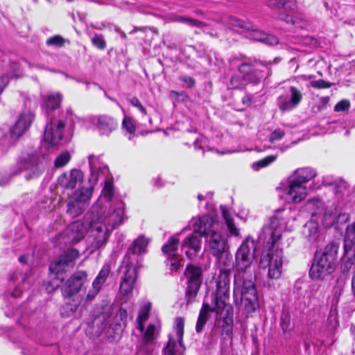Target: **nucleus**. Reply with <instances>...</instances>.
<instances>
[{
	"mask_svg": "<svg viewBox=\"0 0 355 355\" xmlns=\"http://www.w3.org/2000/svg\"><path fill=\"white\" fill-rule=\"evenodd\" d=\"M195 234L200 236H207L216 230L222 229V224L216 216L209 214L193 218L191 221Z\"/></svg>",
	"mask_w": 355,
	"mask_h": 355,
	"instance_id": "19",
	"label": "nucleus"
},
{
	"mask_svg": "<svg viewBox=\"0 0 355 355\" xmlns=\"http://www.w3.org/2000/svg\"><path fill=\"white\" fill-rule=\"evenodd\" d=\"M4 313L7 317H12L15 315L17 317V323L25 327L24 321L28 315V311L26 310V304H23L14 313L8 306L4 309Z\"/></svg>",
	"mask_w": 355,
	"mask_h": 355,
	"instance_id": "33",
	"label": "nucleus"
},
{
	"mask_svg": "<svg viewBox=\"0 0 355 355\" xmlns=\"http://www.w3.org/2000/svg\"><path fill=\"white\" fill-rule=\"evenodd\" d=\"M80 253L78 250L74 248L68 249L60 255V258L64 262L69 266L73 263V261L79 257Z\"/></svg>",
	"mask_w": 355,
	"mask_h": 355,
	"instance_id": "41",
	"label": "nucleus"
},
{
	"mask_svg": "<svg viewBox=\"0 0 355 355\" xmlns=\"http://www.w3.org/2000/svg\"><path fill=\"white\" fill-rule=\"evenodd\" d=\"M303 233L310 242L316 241L320 236L318 223L313 219L308 221L304 226Z\"/></svg>",
	"mask_w": 355,
	"mask_h": 355,
	"instance_id": "30",
	"label": "nucleus"
},
{
	"mask_svg": "<svg viewBox=\"0 0 355 355\" xmlns=\"http://www.w3.org/2000/svg\"><path fill=\"white\" fill-rule=\"evenodd\" d=\"M67 42V40L63 38L59 35H54L48 38L46 41V44L48 46H53L56 47H62L64 45V43Z\"/></svg>",
	"mask_w": 355,
	"mask_h": 355,
	"instance_id": "50",
	"label": "nucleus"
},
{
	"mask_svg": "<svg viewBox=\"0 0 355 355\" xmlns=\"http://www.w3.org/2000/svg\"><path fill=\"white\" fill-rule=\"evenodd\" d=\"M67 267H68V266L60 257L58 260L51 263L49 265V270L51 273L59 275L60 273H62L65 271Z\"/></svg>",
	"mask_w": 355,
	"mask_h": 355,
	"instance_id": "42",
	"label": "nucleus"
},
{
	"mask_svg": "<svg viewBox=\"0 0 355 355\" xmlns=\"http://www.w3.org/2000/svg\"><path fill=\"white\" fill-rule=\"evenodd\" d=\"M85 222L82 220H76L69 224L67 228L58 234L54 239L53 243L55 245L76 244L82 241L86 234L89 228L92 230V225L89 220L85 219ZM92 230L90 231V233Z\"/></svg>",
	"mask_w": 355,
	"mask_h": 355,
	"instance_id": "11",
	"label": "nucleus"
},
{
	"mask_svg": "<svg viewBox=\"0 0 355 355\" xmlns=\"http://www.w3.org/2000/svg\"><path fill=\"white\" fill-rule=\"evenodd\" d=\"M51 204V201L50 199L46 198L44 202H41V204H38V207L40 209H50V206Z\"/></svg>",
	"mask_w": 355,
	"mask_h": 355,
	"instance_id": "64",
	"label": "nucleus"
},
{
	"mask_svg": "<svg viewBox=\"0 0 355 355\" xmlns=\"http://www.w3.org/2000/svg\"><path fill=\"white\" fill-rule=\"evenodd\" d=\"M207 237V246L210 253L216 258L218 266H227L231 262L227 236L221 229L216 230Z\"/></svg>",
	"mask_w": 355,
	"mask_h": 355,
	"instance_id": "10",
	"label": "nucleus"
},
{
	"mask_svg": "<svg viewBox=\"0 0 355 355\" xmlns=\"http://www.w3.org/2000/svg\"><path fill=\"white\" fill-rule=\"evenodd\" d=\"M90 176L89 178V186L80 187L75 189L68 197L78 202L89 206L93 195L94 188L98 181H102L105 185V181H112L110 179L108 166L104 163L100 156L91 155L88 157Z\"/></svg>",
	"mask_w": 355,
	"mask_h": 355,
	"instance_id": "7",
	"label": "nucleus"
},
{
	"mask_svg": "<svg viewBox=\"0 0 355 355\" xmlns=\"http://www.w3.org/2000/svg\"><path fill=\"white\" fill-rule=\"evenodd\" d=\"M84 174L77 168L64 172L58 178L59 185L64 189L73 190L83 182Z\"/></svg>",
	"mask_w": 355,
	"mask_h": 355,
	"instance_id": "24",
	"label": "nucleus"
},
{
	"mask_svg": "<svg viewBox=\"0 0 355 355\" xmlns=\"http://www.w3.org/2000/svg\"><path fill=\"white\" fill-rule=\"evenodd\" d=\"M19 171L26 172L25 178L30 180L38 177L44 171V166L40 162L38 157L34 155H28L26 157H21L17 164Z\"/></svg>",
	"mask_w": 355,
	"mask_h": 355,
	"instance_id": "22",
	"label": "nucleus"
},
{
	"mask_svg": "<svg viewBox=\"0 0 355 355\" xmlns=\"http://www.w3.org/2000/svg\"><path fill=\"white\" fill-rule=\"evenodd\" d=\"M97 128L101 135H109L116 128V122L112 117L102 115L98 118Z\"/></svg>",
	"mask_w": 355,
	"mask_h": 355,
	"instance_id": "28",
	"label": "nucleus"
},
{
	"mask_svg": "<svg viewBox=\"0 0 355 355\" xmlns=\"http://www.w3.org/2000/svg\"><path fill=\"white\" fill-rule=\"evenodd\" d=\"M334 184L332 187L336 194L344 196L349 193L348 186L346 182L341 179H337V180L334 181Z\"/></svg>",
	"mask_w": 355,
	"mask_h": 355,
	"instance_id": "48",
	"label": "nucleus"
},
{
	"mask_svg": "<svg viewBox=\"0 0 355 355\" xmlns=\"http://www.w3.org/2000/svg\"><path fill=\"white\" fill-rule=\"evenodd\" d=\"M285 135V132L282 129H276L274 131L272 132L270 134V136L269 137V141L271 143L275 142L277 141L281 140L284 136Z\"/></svg>",
	"mask_w": 355,
	"mask_h": 355,
	"instance_id": "57",
	"label": "nucleus"
},
{
	"mask_svg": "<svg viewBox=\"0 0 355 355\" xmlns=\"http://www.w3.org/2000/svg\"><path fill=\"white\" fill-rule=\"evenodd\" d=\"M277 155H268L263 159H261L257 162H254L252 164V168L254 171H258L261 168H264L270 165L271 163L275 162L277 159Z\"/></svg>",
	"mask_w": 355,
	"mask_h": 355,
	"instance_id": "46",
	"label": "nucleus"
},
{
	"mask_svg": "<svg viewBox=\"0 0 355 355\" xmlns=\"http://www.w3.org/2000/svg\"><path fill=\"white\" fill-rule=\"evenodd\" d=\"M231 65L238 68L239 73L250 83L257 84L266 76L265 69L267 67L261 62L251 60H239L233 58L230 60Z\"/></svg>",
	"mask_w": 355,
	"mask_h": 355,
	"instance_id": "12",
	"label": "nucleus"
},
{
	"mask_svg": "<svg viewBox=\"0 0 355 355\" xmlns=\"http://www.w3.org/2000/svg\"><path fill=\"white\" fill-rule=\"evenodd\" d=\"M166 266L170 272L178 271V234H173L162 248Z\"/></svg>",
	"mask_w": 355,
	"mask_h": 355,
	"instance_id": "23",
	"label": "nucleus"
},
{
	"mask_svg": "<svg viewBox=\"0 0 355 355\" xmlns=\"http://www.w3.org/2000/svg\"><path fill=\"white\" fill-rule=\"evenodd\" d=\"M254 242L250 237H247L235 254L236 272L234 275V297L236 304L239 298L246 316L259 309L254 284L256 277L254 272L248 270L254 259Z\"/></svg>",
	"mask_w": 355,
	"mask_h": 355,
	"instance_id": "2",
	"label": "nucleus"
},
{
	"mask_svg": "<svg viewBox=\"0 0 355 355\" xmlns=\"http://www.w3.org/2000/svg\"><path fill=\"white\" fill-rule=\"evenodd\" d=\"M179 22L188 23L189 25L192 26H200L202 24V23L199 21L191 19H187L183 17H179Z\"/></svg>",
	"mask_w": 355,
	"mask_h": 355,
	"instance_id": "60",
	"label": "nucleus"
},
{
	"mask_svg": "<svg viewBox=\"0 0 355 355\" xmlns=\"http://www.w3.org/2000/svg\"><path fill=\"white\" fill-rule=\"evenodd\" d=\"M119 270L123 274L120 284V292L123 295H128L132 292L137 277L136 266L129 254L124 256Z\"/></svg>",
	"mask_w": 355,
	"mask_h": 355,
	"instance_id": "16",
	"label": "nucleus"
},
{
	"mask_svg": "<svg viewBox=\"0 0 355 355\" xmlns=\"http://www.w3.org/2000/svg\"><path fill=\"white\" fill-rule=\"evenodd\" d=\"M286 223L283 215L278 211L271 218L270 223L262 229L266 250L262 253L259 265L261 268H268V277L270 279H279L282 273L284 256L280 245Z\"/></svg>",
	"mask_w": 355,
	"mask_h": 355,
	"instance_id": "3",
	"label": "nucleus"
},
{
	"mask_svg": "<svg viewBox=\"0 0 355 355\" xmlns=\"http://www.w3.org/2000/svg\"><path fill=\"white\" fill-rule=\"evenodd\" d=\"M306 207L312 216H316L323 211L324 203L318 198H313L307 202Z\"/></svg>",
	"mask_w": 355,
	"mask_h": 355,
	"instance_id": "36",
	"label": "nucleus"
},
{
	"mask_svg": "<svg viewBox=\"0 0 355 355\" xmlns=\"http://www.w3.org/2000/svg\"><path fill=\"white\" fill-rule=\"evenodd\" d=\"M92 232L87 250L92 253L105 245L111 232L126 219L125 204L114 195L112 181H105L101 194L85 214Z\"/></svg>",
	"mask_w": 355,
	"mask_h": 355,
	"instance_id": "1",
	"label": "nucleus"
},
{
	"mask_svg": "<svg viewBox=\"0 0 355 355\" xmlns=\"http://www.w3.org/2000/svg\"><path fill=\"white\" fill-rule=\"evenodd\" d=\"M201 246V241L199 236L193 234L187 236L182 244V248H188L189 250H193L194 252H197L200 250Z\"/></svg>",
	"mask_w": 355,
	"mask_h": 355,
	"instance_id": "38",
	"label": "nucleus"
},
{
	"mask_svg": "<svg viewBox=\"0 0 355 355\" xmlns=\"http://www.w3.org/2000/svg\"><path fill=\"white\" fill-rule=\"evenodd\" d=\"M19 173V171H13V172H11L8 176H6V175L1 176V178L0 179V185L1 186L7 185L8 184L10 178L12 176L17 175Z\"/></svg>",
	"mask_w": 355,
	"mask_h": 355,
	"instance_id": "59",
	"label": "nucleus"
},
{
	"mask_svg": "<svg viewBox=\"0 0 355 355\" xmlns=\"http://www.w3.org/2000/svg\"><path fill=\"white\" fill-rule=\"evenodd\" d=\"M122 128L130 135L128 139H131L135 132V125L133 119L130 116H125L122 122Z\"/></svg>",
	"mask_w": 355,
	"mask_h": 355,
	"instance_id": "44",
	"label": "nucleus"
},
{
	"mask_svg": "<svg viewBox=\"0 0 355 355\" xmlns=\"http://www.w3.org/2000/svg\"><path fill=\"white\" fill-rule=\"evenodd\" d=\"M92 44L99 49H104L106 46L105 41L101 35L96 34L92 38Z\"/></svg>",
	"mask_w": 355,
	"mask_h": 355,
	"instance_id": "55",
	"label": "nucleus"
},
{
	"mask_svg": "<svg viewBox=\"0 0 355 355\" xmlns=\"http://www.w3.org/2000/svg\"><path fill=\"white\" fill-rule=\"evenodd\" d=\"M182 81L187 85V87H192L195 85V80L193 78L189 76H186L182 78Z\"/></svg>",
	"mask_w": 355,
	"mask_h": 355,
	"instance_id": "63",
	"label": "nucleus"
},
{
	"mask_svg": "<svg viewBox=\"0 0 355 355\" xmlns=\"http://www.w3.org/2000/svg\"><path fill=\"white\" fill-rule=\"evenodd\" d=\"M212 309L213 307L211 309L208 304L204 303L202 304L196 325V330L198 333H200L202 331L207 321L209 312H215Z\"/></svg>",
	"mask_w": 355,
	"mask_h": 355,
	"instance_id": "34",
	"label": "nucleus"
},
{
	"mask_svg": "<svg viewBox=\"0 0 355 355\" xmlns=\"http://www.w3.org/2000/svg\"><path fill=\"white\" fill-rule=\"evenodd\" d=\"M303 94L300 89L294 86H288L284 94L277 99V105L283 112H290L296 108L301 103Z\"/></svg>",
	"mask_w": 355,
	"mask_h": 355,
	"instance_id": "20",
	"label": "nucleus"
},
{
	"mask_svg": "<svg viewBox=\"0 0 355 355\" xmlns=\"http://www.w3.org/2000/svg\"><path fill=\"white\" fill-rule=\"evenodd\" d=\"M112 309L108 306L96 316L86 330L91 336H103L110 342L118 340L123 331L122 322L127 318L126 310L121 308L114 318Z\"/></svg>",
	"mask_w": 355,
	"mask_h": 355,
	"instance_id": "5",
	"label": "nucleus"
},
{
	"mask_svg": "<svg viewBox=\"0 0 355 355\" xmlns=\"http://www.w3.org/2000/svg\"><path fill=\"white\" fill-rule=\"evenodd\" d=\"M149 242V239L145 237L144 235H140L133 241L132 244L128 248L125 255L129 254L130 256L131 261L135 265V262L137 261V258L135 257V256L146 253V248Z\"/></svg>",
	"mask_w": 355,
	"mask_h": 355,
	"instance_id": "26",
	"label": "nucleus"
},
{
	"mask_svg": "<svg viewBox=\"0 0 355 355\" xmlns=\"http://www.w3.org/2000/svg\"><path fill=\"white\" fill-rule=\"evenodd\" d=\"M222 215L230 235L239 236L240 234L239 230L236 227L234 220L230 216V214L225 209L222 210Z\"/></svg>",
	"mask_w": 355,
	"mask_h": 355,
	"instance_id": "40",
	"label": "nucleus"
},
{
	"mask_svg": "<svg viewBox=\"0 0 355 355\" xmlns=\"http://www.w3.org/2000/svg\"><path fill=\"white\" fill-rule=\"evenodd\" d=\"M10 76L21 77L22 76V64L19 62H11L10 64Z\"/></svg>",
	"mask_w": 355,
	"mask_h": 355,
	"instance_id": "53",
	"label": "nucleus"
},
{
	"mask_svg": "<svg viewBox=\"0 0 355 355\" xmlns=\"http://www.w3.org/2000/svg\"><path fill=\"white\" fill-rule=\"evenodd\" d=\"M248 83H250L240 74L234 75L232 76L230 79L229 88L232 89H241L243 88Z\"/></svg>",
	"mask_w": 355,
	"mask_h": 355,
	"instance_id": "43",
	"label": "nucleus"
},
{
	"mask_svg": "<svg viewBox=\"0 0 355 355\" xmlns=\"http://www.w3.org/2000/svg\"><path fill=\"white\" fill-rule=\"evenodd\" d=\"M33 119L34 114L31 111L23 112L15 125L10 129L9 135L3 137L2 142L8 146L12 145L29 128Z\"/></svg>",
	"mask_w": 355,
	"mask_h": 355,
	"instance_id": "17",
	"label": "nucleus"
},
{
	"mask_svg": "<svg viewBox=\"0 0 355 355\" xmlns=\"http://www.w3.org/2000/svg\"><path fill=\"white\" fill-rule=\"evenodd\" d=\"M337 179L334 178L332 176H324L322 180V184L324 186L332 187L334 184V181H336Z\"/></svg>",
	"mask_w": 355,
	"mask_h": 355,
	"instance_id": "61",
	"label": "nucleus"
},
{
	"mask_svg": "<svg viewBox=\"0 0 355 355\" xmlns=\"http://www.w3.org/2000/svg\"><path fill=\"white\" fill-rule=\"evenodd\" d=\"M344 285V279H338L337 281V285L333 288L331 293L327 300V304L330 306L327 318V325L329 331H331L336 330L339 325L338 304Z\"/></svg>",
	"mask_w": 355,
	"mask_h": 355,
	"instance_id": "18",
	"label": "nucleus"
},
{
	"mask_svg": "<svg viewBox=\"0 0 355 355\" xmlns=\"http://www.w3.org/2000/svg\"><path fill=\"white\" fill-rule=\"evenodd\" d=\"M246 31L250 32L248 37L252 40L261 42L268 45H275L278 43V39L275 36L257 30L253 24L252 28Z\"/></svg>",
	"mask_w": 355,
	"mask_h": 355,
	"instance_id": "27",
	"label": "nucleus"
},
{
	"mask_svg": "<svg viewBox=\"0 0 355 355\" xmlns=\"http://www.w3.org/2000/svg\"><path fill=\"white\" fill-rule=\"evenodd\" d=\"M61 283V279L59 277L52 278L46 285V291L50 293L57 289Z\"/></svg>",
	"mask_w": 355,
	"mask_h": 355,
	"instance_id": "54",
	"label": "nucleus"
},
{
	"mask_svg": "<svg viewBox=\"0 0 355 355\" xmlns=\"http://www.w3.org/2000/svg\"><path fill=\"white\" fill-rule=\"evenodd\" d=\"M277 155H268L263 159H261L257 162H254L252 164V168L254 171H258L261 168H264L270 165L271 163L275 162L277 159Z\"/></svg>",
	"mask_w": 355,
	"mask_h": 355,
	"instance_id": "47",
	"label": "nucleus"
},
{
	"mask_svg": "<svg viewBox=\"0 0 355 355\" xmlns=\"http://www.w3.org/2000/svg\"><path fill=\"white\" fill-rule=\"evenodd\" d=\"M64 121L59 118H53L47 121L43 135L42 145L46 148L59 145L63 138Z\"/></svg>",
	"mask_w": 355,
	"mask_h": 355,
	"instance_id": "14",
	"label": "nucleus"
},
{
	"mask_svg": "<svg viewBox=\"0 0 355 355\" xmlns=\"http://www.w3.org/2000/svg\"><path fill=\"white\" fill-rule=\"evenodd\" d=\"M33 283V278L31 270H26L24 272L21 270L17 269L10 275L9 286L12 291H9L8 294L14 298L19 297Z\"/></svg>",
	"mask_w": 355,
	"mask_h": 355,
	"instance_id": "15",
	"label": "nucleus"
},
{
	"mask_svg": "<svg viewBox=\"0 0 355 355\" xmlns=\"http://www.w3.org/2000/svg\"><path fill=\"white\" fill-rule=\"evenodd\" d=\"M87 280V273L78 270L64 283L61 290L64 297H71L78 294Z\"/></svg>",
	"mask_w": 355,
	"mask_h": 355,
	"instance_id": "21",
	"label": "nucleus"
},
{
	"mask_svg": "<svg viewBox=\"0 0 355 355\" xmlns=\"http://www.w3.org/2000/svg\"><path fill=\"white\" fill-rule=\"evenodd\" d=\"M350 107V102L347 99H343L338 102L334 106V111L336 112H347Z\"/></svg>",
	"mask_w": 355,
	"mask_h": 355,
	"instance_id": "52",
	"label": "nucleus"
},
{
	"mask_svg": "<svg viewBox=\"0 0 355 355\" xmlns=\"http://www.w3.org/2000/svg\"><path fill=\"white\" fill-rule=\"evenodd\" d=\"M227 25L230 28L238 31V29L246 31L252 28V24L249 21H244L234 17L227 19Z\"/></svg>",
	"mask_w": 355,
	"mask_h": 355,
	"instance_id": "37",
	"label": "nucleus"
},
{
	"mask_svg": "<svg viewBox=\"0 0 355 355\" xmlns=\"http://www.w3.org/2000/svg\"><path fill=\"white\" fill-rule=\"evenodd\" d=\"M183 279L185 281V296L187 302H191L196 298L202 283V269L195 264L187 266L184 272Z\"/></svg>",
	"mask_w": 355,
	"mask_h": 355,
	"instance_id": "13",
	"label": "nucleus"
},
{
	"mask_svg": "<svg viewBox=\"0 0 355 355\" xmlns=\"http://www.w3.org/2000/svg\"><path fill=\"white\" fill-rule=\"evenodd\" d=\"M355 245V222L349 225L344 236V250L347 254L352 251Z\"/></svg>",
	"mask_w": 355,
	"mask_h": 355,
	"instance_id": "31",
	"label": "nucleus"
},
{
	"mask_svg": "<svg viewBox=\"0 0 355 355\" xmlns=\"http://www.w3.org/2000/svg\"><path fill=\"white\" fill-rule=\"evenodd\" d=\"M8 80L9 78L8 76H2L0 77V94L8 83Z\"/></svg>",
	"mask_w": 355,
	"mask_h": 355,
	"instance_id": "62",
	"label": "nucleus"
},
{
	"mask_svg": "<svg viewBox=\"0 0 355 355\" xmlns=\"http://www.w3.org/2000/svg\"><path fill=\"white\" fill-rule=\"evenodd\" d=\"M62 101V95L60 93H51L44 98V107L46 110L48 117L49 116V111L58 108Z\"/></svg>",
	"mask_w": 355,
	"mask_h": 355,
	"instance_id": "32",
	"label": "nucleus"
},
{
	"mask_svg": "<svg viewBox=\"0 0 355 355\" xmlns=\"http://www.w3.org/2000/svg\"><path fill=\"white\" fill-rule=\"evenodd\" d=\"M111 267L110 263H105L96 278L93 281V284L102 289L106 280L107 279L110 273Z\"/></svg>",
	"mask_w": 355,
	"mask_h": 355,
	"instance_id": "35",
	"label": "nucleus"
},
{
	"mask_svg": "<svg viewBox=\"0 0 355 355\" xmlns=\"http://www.w3.org/2000/svg\"><path fill=\"white\" fill-rule=\"evenodd\" d=\"M349 219L346 213H340L336 209H326L322 216V223L325 227H331L336 223H343Z\"/></svg>",
	"mask_w": 355,
	"mask_h": 355,
	"instance_id": "25",
	"label": "nucleus"
},
{
	"mask_svg": "<svg viewBox=\"0 0 355 355\" xmlns=\"http://www.w3.org/2000/svg\"><path fill=\"white\" fill-rule=\"evenodd\" d=\"M67 207V214L72 218H76L83 214L89 206L68 197Z\"/></svg>",
	"mask_w": 355,
	"mask_h": 355,
	"instance_id": "29",
	"label": "nucleus"
},
{
	"mask_svg": "<svg viewBox=\"0 0 355 355\" xmlns=\"http://www.w3.org/2000/svg\"><path fill=\"white\" fill-rule=\"evenodd\" d=\"M101 288L98 287L94 284H92V287L87 291L85 295V300L87 302H92L97 296L101 291Z\"/></svg>",
	"mask_w": 355,
	"mask_h": 355,
	"instance_id": "51",
	"label": "nucleus"
},
{
	"mask_svg": "<svg viewBox=\"0 0 355 355\" xmlns=\"http://www.w3.org/2000/svg\"><path fill=\"white\" fill-rule=\"evenodd\" d=\"M177 341L172 336L168 335L167 344L163 349V355H177Z\"/></svg>",
	"mask_w": 355,
	"mask_h": 355,
	"instance_id": "45",
	"label": "nucleus"
},
{
	"mask_svg": "<svg viewBox=\"0 0 355 355\" xmlns=\"http://www.w3.org/2000/svg\"><path fill=\"white\" fill-rule=\"evenodd\" d=\"M317 176L316 171L311 167L299 168L294 171L282 184V190L288 202L300 203L315 189L306 184Z\"/></svg>",
	"mask_w": 355,
	"mask_h": 355,
	"instance_id": "6",
	"label": "nucleus"
},
{
	"mask_svg": "<svg viewBox=\"0 0 355 355\" xmlns=\"http://www.w3.org/2000/svg\"><path fill=\"white\" fill-rule=\"evenodd\" d=\"M130 103L137 108L139 111L144 116L147 115L146 107L141 104L137 97H133L129 100Z\"/></svg>",
	"mask_w": 355,
	"mask_h": 355,
	"instance_id": "56",
	"label": "nucleus"
},
{
	"mask_svg": "<svg viewBox=\"0 0 355 355\" xmlns=\"http://www.w3.org/2000/svg\"><path fill=\"white\" fill-rule=\"evenodd\" d=\"M230 270L220 269L216 279V290L214 297L216 318L214 333L218 334L223 340H228L232 345L233 335V309L227 301L230 292Z\"/></svg>",
	"mask_w": 355,
	"mask_h": 355,
	"instance_id": "4",
	"label": "nucleus"
},
{
	"mask_svg": "<svg viewBox=\"0 0 355 355\" xmlns=\"http://www.w3.org/2000/svg\"><path fill=\"white\" fill-rule=\"evenodd\" d=\"M338 248V244L331 242L315 252L309 270L311 279H324L334 272L337 265Z\"/></svg>",
	"mask_w": 355,
	"mask_h": 355,
	"instance_id": "9",
	"label": "nucleus"
},
{
	"mask_svg": "<svg viewBox=\"0 0 355 355\" xmlns=\"http://www.w3.org/2000/svg\"><path fill=\"white\" fill-rule=\"evenodd\" d=\"M71 159V155L67 151L61 153L55 159L54 166L55 168H62L67 165Z\"/></svg>",
	"mask_w": 355,
	"mask_h": 355,
	"instance_id": "49",
	"label": "nucleus"
},
{
	"mask_svg": "<svg viewBox=\"0 0 355 355\" xmlns=\"http://www.w3.org/2000/svg\"><path fill=\"white\" fill-rule=\"evenodd\" d=\"M312 87L315 89H325L329 88L331 86V83L325 81L324 80H313L310 83Z\"/></svg>",
	"mask_w": 355,
	"mask_h": 355,
	"instance_id": "58",
	"label": "nucleus"
},
{
	"mask_svg": "<svg viewBox=\"0 0 355 355\" xmlns=\"http://www.w3.org/2000/svg\"><path fill=\"white\" fill-rule=\"evenodd\" d=\"M150 310L151 303H145L139 309L136 319V328L141 334V343L137 348L136 355H151L153 349L150 345L157 339L159 334L161 324L158 320L154 323H149L145 327V323L149 318Z\"/></svg>",
	"mask_w": 355,
	"mask_h": 355,
	"instance_id": "8",
	"label": "nucleus"
},
{
	"mask_svg": "<svg viewBox=\"0 0 355 355\" xmlns=\"http://www.w3.org/2000/svg\"><path fill=\"white\" fill-rule=\"evenodd\" d=\"M270 7L283 8L286 10H294L296 8L295 0H270Z\"/></svg>",
	"mask_w": 355,
	"mask_h": 355,
	"instance_id": "39",
	"label": "nucleus"
}]
</instances>
